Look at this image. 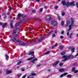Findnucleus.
Returning a JSON list of instances; mask_svg holds the SVG:
<instances>
[{
	"instance_id": "obj_7",
	"label": "nucleus",
	"mask_w": 78,
	"mask_h": 78,
	"mask_svg": "<svg viewBox=\"0 0 78 78\" xmlns=\"http://www.w3.org/2000/svg\"><path fill=\"white\" fill-rule=\"evenodd\" d=\"M6 74L9 75V74H10V73H12V71L11 70H6Z\"/></svg>"
},
{
	"instance_id": "obj_20",
	"label": "nucleus",
	"mask_w": 78,
	"mask_h": 78,
	"mask_svg": "<svg viewBox=\"0 0 78 78\" xmlns=\"http://www.w3.org/2000/svg\"><path fill=\"white\" fill-rule=\"evenodd\" d=\"M71 51L72 53H73L75 51V48H73L71 49Z\"/></svg>"
},
{
	"instance_id": "obj_54",
	"label": "nucleus",
	"mask_w": 78,
	"mask_h": 78,
	"mask_svg": "<svg viewBox=\"0 0 78 78\" xmlns=\"http://www.w3.org/2000/svg\"><path fill=\"white\" fill-rule=\"evenodd\" d=\"M55 46L54 45L52 47V48H55Z\"/></svg>"
},
{
	"instance_id": "obj_17",
	"label": "nucleus",
	"mask_w": 78,
	"mask_h": 78,
	"mask_svg": "<svg viewBox=\"0 0 78 78\" xmlns=\"http://www.w3.org/2000/svg\"><path fill=\"white\" fill-rule=\"evenodd\" d=\"M21 64H22V62L21 61H20L18 62L17 65H18V66H19V65H20Z\"/></svg>"
},
{
	"instance_id": "obj_49",
	"label": "nucleus",
	"mask_w": 78,
	"mask_h": 78,
	"mask_svg": "<svg viewBox=\"0 0 78 78\" xmlns=\"http://www.w3.org/2000/svg\"><path fill=\"white\" fill-rule=\"evenodd\" d=\"M44 38V37H42L41 38V39L42 40V41L43 39V38Z\"/></svg>"
},
{
	"instance_id": "obj_35",
	"label": "nucleus",
	"mask_w": 78,
	"mask_h": 78,
	"mask_svg": "<svg viewBox=\"0 0 78 78\" xmlns=\"http://www.w3.org/2000/svg\"><path fill=\"white\" fill-rule=\"evenodd\" d=\"M59 66H63V63H61L59 64Z\"/></svg>"
},
{
	"instance_id": "obj_61",
	"label": "nucleus",
	"mask_w": 78,
	"mask_h": 78,
	"mask_svg": "<svg viewBox=\"0 0 78 78\" xmlns=\"http://www.w3.org/2000/svg\"><path fill=\"white\" fill-rule=\"evenodd\" d=\"M48 71L49 72H50V71H51V70L50 69H48Z\"/></svg>"
},
{
	"instance_id": "obj_25",
	"label": "nucleus",
	"mask_w": 78,
	"mask_h": 78,
	"mask_svg": "<svg viewBox=\"0 0 78 78\" xmlns=\"http://www.w3.org/2000/svg\"><path fill=\"white\" fill-rule=\"evenodd\" d=\"M61 25L63 26L64 25V22L63 21H62L61 23Z\"/></svg>"
},
{
	"instance_id": "obj_23",
	"label": "nucleus",
	"mask_w": 78,
	"mask_h": 78,
	"mask_svg": "<svg viewBox=\"0 0 78 78\" xmlns=\"http://www.w3.org/2000/svg\"><path fill=\"white\" fill-rule=\"evenodd\" d=\"M63 48H64V46H61L60 47L59 49H60L61 50H62V49H63Z\"/></svg>"
},
{
	"instance_id": "obj_45",
	"label": "nucleus",
	"mask_w": 78,
	"mask_h": 78,
	"mask_svg": "<svg viewBox=\"0 0 78 78\" xmlns=\"http://www.w3.org/2000/svg\"><path fill=\"white\" fill-rule=\"evenodd\" d=\"M40 20V21H41V20L40 19H36V21L37 22V20Z\"/></svg>"
},
{
	"instance_id": "obj_6",
	"label": "nucleus",
	"mask_w": 78,
	"mask_h": 78,
	"mask_svg": "<svg viewBox=\"0 0 78 78\" xmlns=\"http://www.w3.org/2000/svg\"><path fill=\"white\" fill-rule=\"evenodd\" d=\"M46 20H51V16H50L48 15L45 18Z\"/></svg>"
},
{
	"instance_id": "obj_11",
	"label": "nucleus",
	"mask_w": 78,
	"mask_h": 78,
	"mask_svg": "<svg viewBox=\"0 0 78 78\" xmlns=\"http://www.w3.org/2000/svg\"><path fill=\"white\" fill-rule=\"evenodd\" d=\"M65 71V69L62 68L59 70V72H64V71Z\"/></svg>"
},
{
	"instance_id": "obj_58",
	"label": "nucleus",
	"mask_w": 78,
	"mask_h": 78,
	"mask_svg": "<svg viewBox=\"0 0 78 78\" xmlns=\"http://www.w3.org/2000/svg\"><path fill=\"white\" fill-rule=\"evenodd\" d=\"M70 23H69V24H68V23H67V26H68L69 25V24Z\"/></svg>"
},
{
	"instance_id": "obj_40",
	"label": "nucleus",
	"mask_w": 78,
	"mask_h": 78,
	"mask_svg": "<svg viewBox=\"0 0 78 78\" xmlns=\"http://www.w3.org/2000/svg\"><path fill=\"white\" fill-rule=\"evenodd\" d=\"M21 70L22 72H24V71H25V69H24L23 68L21 69Z\"/></svg>"
},
{
	"instance_id": "obj_15",
	"label": "nucleus",
	"mask_w": 78,
	"mask_h": 78,
	"mask_svg": "<svg viewBox=\"0 0 78 78\" xmlns=\"http://www.w3.org/2000/svg\"><path fill=\"white\" fill-rule=\"evenodd\" d=\"M66 5L67 7L69 6L70 5V2H67V3H66Z\"/></svg>"
},
{
	"instance_id": "obj_16",
	"label": "nucleus",
	"mask_w": 78,
	"mask_h": 78,
	"mask_svg": "<svg viewBox=\"0 0 78 78\" xmlns=\"http://www.w3.org/2000/svg\"><path fill=\"white\" fill-rule=\"evenodd\" d=\"M6 25H7V23H5L3 24L2 26V28H5V27H6Z\"/></svg>"
},
{
	"instance_id": "obj_57",
	"label": "nucleus",
	"mask_w": 78,
	"mask_h": 78,
	"mask_svg": "<svg viewBox=\"0 0 78 78\" xmlns=\"http://www.w3.org/2000/svg\"><path fill=\"white\" fill-rule=\"evenodd\" d=\"M78 56V53L75 56Z\"/></svg>"
},
{
	"instance_id": "obj_32",
	"label": "nucleus",
	"mask_w": 78,
	"mask_h": 78,
	"mask_svg": "<svg viewBox=\"0 0 78 78\" xmlns=\"http://www.w3.org/2000/svg\"><path fill=\"white\" fill-rule=\"evenodd\" d=\"M31 75L32 76H34V75H36V74L35 73H31Z\"/></svg>"
},
{
	"instance_id": "obj_24",
	"label": "nucleus",
	"mask_w": 78,
	"mask_h": 78,
	"mask_svg": "<svg viewBox=\"0 0 78 78\" xmlns=\"http://www.w3.org/2000/svg\"><path fill=\"white\" fill-rule=\"evenodd\" d=\"M75 70V67H73L72 69L71 70V72H74Z\"/></svg>"
},
{
	"instance_id": "obj_41",
	"label": "nucleus",
	"mask_w": 78,
	"mask_h": 78,
	"mask_svg": "<svg viewBox=\"0 0 78 78\" xmlns=\"http://www.w3.org/2000/svg\"><path fill=\"white\" fill-rule=\"evenodd\" d=\"M42 41V39H40L38 40V42H41Z\"/></svg>"
},
{
	"instance_id": "obj_9",
	"label": "nucleus",
	"mask_w": 78,
	"mask_h": 78,
	"mask_svg": "<svg viewBox=\"0 0 78 78\" xmlns=\"http://www.w3.org/2000/svg\"><path fill=\"white\" fill-rule=\"evenodd\" d=\"M36 60H37V59L36 58H35L34 59L32 60H31V62L32 63L34 64L35 62V61H36Z\"/></svg>"
},
{
	"instance_id": "obj_37",
	"label": "nucleus",
	"mask_w": 78,
	"mask_h": 78,
	"mask_svg": "<svg viewBox=\"0 0 78 78\" xmlns=\"http://www.w3.org/2000/svg\"><path fill=\"white\" fill-rule=\"evenodd\" d=\"M63 76H64V74H61L60 75V78H62V77H63Z\"/></svg>"
},
{
	"instance_id": "obj_12",
	"label": "nucleus",
	"mask_w": 78,
	"mask_h": 78,
	"mask_svg": "<svg viewBox=\"0 0 78 78\" xmlns=\"http://www.w3.org/2000/svg\"><path fill=\"white\" fill-rule=\"evenodd\" d=\"M59 61H58L57 62H56V63H55L54 64H53V66L54 67L55 66H56V65H57V64H58V63H59Z\"/></svg>"
},
{
	"instance_id": "obj_1",
	"label": "nucleus",
	"mask_w": 78,
	"mask_h": 78,
	"mask_svg": "<svg viewBox=\"0 0 78 78\" xmlns=\"http://www.w3.org/2000/svg\"><path fill=\"white\" fill-rule=\"evenodd\" d=\"M12 41L13 42H15V43H17V42H19V45H27V44H28V43H25L22 42L21 41H20L19 40H17L16 38H12Z\"/></svg>"
},
{
	"instance_id": "obj_48",
	"label": "nucleus",
	"mask_w": 78,
	"mask_h": 78,
	"mask_svg": "<svg viewBox=\"0 0 78 78\" xmlns=\"http://www.w3.org/2000/svg\"><path fill=\"white\" fill-rule=\"evenodd\" d=\"M26 77V76L25 75H24L23 77L22 78H25Z\"/></svg>"
},
{
	"instance_id": "obj_19",
	"label": "nucleus",
	"mask_w": 78,
	"mask_h": 78,
	"mask_svg": "<svg viewBox=\"0 0 78 78\" xmlns=\"http://www.w3.org/2000/svg\"><path fill=\"white\" fill-rule=\"evenodd\" d=\"M61 55H64V54H65V52L64 51H63V52H62L61 53H60Z\"/></svg>"
},
{
	"instance_id": "obj_55",
	"label": "nucleus",
	"mask_w": 78,
	"mask_h": 78,
	"mask_svg": "<svg viewBox=\"0 0 78 78\" xmlns=\"http://www.w3.org/2000/svg\"><path fill=\"white\" fill-rule=\"evenodd\" d=\"M55 33H57V30H56L55 31Z\"/></svg>"
},
{
	"instance_id": "obj_36",
	"label": "nucleus",
	"mask_w": 78,
	"mask_h": 78,
	"mask_svg": "<svg viewBox=\"0 0 78 78\" xmlns=\"http://www.w3.org/2000/svg\"><path fill=\"white\" fill-rule=\"evenodd\" d=\"M52 36L53 37H55V36H56V35H55V34H53L52 35Z\"/></svg>"
},
{
	"instance_id": "obj_31",
	"label": "nucleus",
	"mask_w": 78,
	"mask_h": 78,
	"mask_svg": "<svg viewBox=\"0 0 78 78\" xmlns=\"http://www.w3.org/2000/svg\"><path fill=\"white\" fill-rule=\"evenodd\" d=\"M78 70H76L74 71V73H78Z\"/></svg>"
},
{
	"instance_id": "obj_28",
	"label": "nucleus",
	"mask_w": 78,
	"mask_h": 78,
	"mask_svg": "<svg viewBox=\"0 0 78 78\" xmlns=\"http://www.w3.org/2000/svg\"><path fill=\"white\" fill-rule=\"evenodd\" d=\"M67 78H71V75H67Z\"/></svg>"
},
{
	"instance_id": "obj_21",
	"label": "nucleus",
	"mask_w": 78,
	"mask_h": 78,
	"mask_svg": "<svg viewBox=\"0 0 78 78\" xmlns=\"http://www.w3.org/2000/svg\"><path fill=\"white\" fill-rule=\"evenodd\" d=\"M10 27L11 28H14V27H13V26L12 25V23H10Z\"/></svg>"
},
{
	"instance_id": "obj_18",
	"label": "nucleus",
	"mask_w": 78,
	"mask_h": 78,
	"mask_svg": "<svg viewBox=\"0 0 78 78\" xmlns=\"http://www.w3.org/2000/svg\"><path fill=\"white\" fill-rule=\"evenodd\" d=\"M21 16H22V14H21V13H19L18 14V15H17L18 17H21Z\"/></svg>"
},
{
	"instance_id": "obj_64",
	"label": "nucleus",
	"mask_w": 78,
	"mask_h": 78,
	"mask_svg": "<svg viewBox=\"0 0 78 78\" xmlns=\"http://www.w3.org/2000/svg\"><path fill=\"white\" fill-rule=\"evenodd\" d=\"M69 49H70V48H69Z\"/></svg>"
},
{
	"instance_id": "obj_63",
	"label": "nucleus",
	"mask_w": 78,
	"mask_h": 78,
	"mask_svg": "<svg viewBox=\"0 0 78 78\" xmlns=\"http://www.w3.org/2000/svg\"><path fill=\"white\" fill-rule=\"evenodd\" d=\"M19 68V67H17V69H18V68Z\"/></svg>"
},
{
	"instance_id": "obj_50",
	"label": "nucleus",
	"mask_w": 78,
	"mask_h": 78,
	"mask_svg": "<svg viewBox=\"0 0 78 78\" xmlns=\"http://www.w3.org/2000/svg\"><path fill=\"white\" fill-rule=\"evenodd\" d=\"M69 34V31L68 32V33L67 34V36H68Z\"/></svg>"
},
{
	"instance_id": "obj_62",
	"label": "nucleus",
	"mask_w": 78,
	"mask_h": 78,
	"mask_svg": "<svg viewBox=\"0 0 78 78\" xmlns=\"http://www.w3.org/2000/svg\"><path fill=\"white\" fill-rule=\"evenodd\" d=\"M6 18V16H5L4 17V19H5V18Z\"/></svg>"
},
{
	"instance_id": "obj_27",
	"label": "nucleus",
	"mask_w": 78,
	"mask_h": 78,
	"mask_svg": "<svg viewBox=\"0 0 78 78\" xmlns=\"http://www.w3.org/2000/svg\"><path fill=\"white\" fill-rule=\"evenodd\" d=\"M12 9H13V8H12V7H10L8 10L9 11H11V10H12Z\"/></svg>"
},
{
	"instance_id": "obj_52",
	"label": "nucleus",
	"mask_w": 78,
	"mask_h": 78,
	"mask_svg": "<svg viewBox=\"0 0 78 78\" xmlns=\"http://www.w3.org/2000/svg\"><path fill=\"white\" fill-rule=\"evenodd\" d=\"M3 25V23H0V26H1V25Z\"/></svg>"
},
{
	"instance_id": "obj_47",
	"label": "nucleus",
	"mask_w": 78,
	"mask_h": 78,
	"mask_svg": "<svg viewBox=\"0 0 78 78\" xmlns=\"http://www.w3.org/2000/svg\"><path fill=\"white\" fill-rule=\"evenodd\" d=\"M58 8V6H56L55 7V9H57Z\"/></svg>"
},
{
	"instance_id": "obj_4",
	"label": "nucleus",
	"mask_w": 78,
	"mask_h": 78,
	"mask_svg": "<svg viewBox=\"0 0 78 78\" xmlns=\"http://www.w3.org/2000/svg\"><path fill=\"white\" fill-rule=\"evenodd\" d=\"M20 30L19 29H17V28L13 30V34H14L15 36L17 37L19 35V32Z\"/></svg>"
},
{
	"instance_id": "obj_42",
	"label": "nucleus",
	"mask_w": 78,
	"mask_h": 78,
	"mask_svg": "<svg viewBox=\"0 0 78 78\" xmlns=\"http://www.w3.org/2000/svg\"><path fill=\"white\" fill-rule=\"evenodd\" d=\"M63 75L64 76H66V75H67V73H64Z\"/></svg>"
},
{
	"instance_id": "obj_10",
	"label": "nucleus",
	"mask_w": 78,
	"mask_h": 78,
	"mask_svg": "<svg viewBox=\"0 0 78 78\" xmlns=\"http://www.w3.org/2000/svg\"><path fill=\"white\" fill-rule=\"evenodd\" d=\"M34 51H31L30 52H29L28 55H32V56H33V54H34Z\"/></svg>"
},
{
	"instance_id": "obj_2",
	"label": "nucleus",
	"mask_w": 78,
	"mask_h": 78,
	"mask_svg": "<svg viewBox=\"0 0 78 78\" xmlns=\"http://www.w3.org/2000/svg\"><path fill=\"white\" fill-rule=\"evenodd\" d=\"M71 24L69 25V29L68 31H70L71 29H72V27H73V25L74 24V19L72 17L70 18Z\"/></svg>"
},
{
	"instance_id": "obj_59",
	"label": "nucleus",
	"mask_w": 78,
	"mask_h": 78,
	"mask_svg": "<svg viewBox=\"0 0 78 78\" xmlns=\"http://www.w3.org/2000/svg\"><path fill=\"white\" fill-rule=\"evenodd\" d=\"M37 2H39L40 1V0H36Z\"/></svg>"
},
{
	"instance_id": "obj_13",
	"label": "nucleus",
	"mask_w": 78,
	"mask_h": 78,
	"mask_svg": "<svg viewBox=\"0 0 78 78\" xmlns=\"http://www.w3.org/2000/svg\"><path fill=\"white\" fill-rule=\"evenodd\" d=\"M70 5L72 6H74L75 4L74 3V2H71L70 3Z\"/></svg>"
},
{
	"instance_id": "obj_43",
	"label": "nucleus",
	"mask_w": 78,
	"mask_h": 78,
	"mask_svg": "<svg viewBox=\"0 0 78 78\" xmlns=\"http://www.w3.org/2000/svg\"><path fill=\"white\" fill-rule=\"evenodd\" d=\"M76 5L77 7L78 8V2H76Z\"/></svg>"
},
{
	"instance_id": "obj_14",
	"label": "nucleus",
	"mask_w": 78,
	"mask_h": 78,
	"mask_svg": "<svg viewBox=\"0 0 78 78\" xmlns=\"http://www.w3.org/2000/svg\"><path fill=\"white\" fill-rule=\"evenodd\" d=\"M20 24V22H18L15 25V27H18V26H19V25Z\"/></svg>"
},
{
	"instance_id": "obj_46",
	"label": "nucleus",
	"mask_w": 78,
	"mask_h": 78,
	"mask_svg": "<svg viewBox=\"0 0 78 78\" xmlns=\"http://www.w3.org/2000/svg\"><path fill=\"white\" fill-rule=\"evenodd\" d=\"M62 34H64V30H62L61 32Z\"/></svg>"
},
{
	"instance_id": "obj_60",
	"label": "nucleus",
	"mask_w": 78,
	"mask_h": 78,
	"mask_svg": "<svg viewBox=\"0 0 78 78\" xmlns=\"http://www.w3.org/2000/svg\"><path fill=\"white\" fill-rule=\"evenodd\" d=\"M73 34L72 33H71L70 34V36H72Z\"/></svg>"
},
{
	"instance_id": "obj_44",
	"label": "nucleus",
	"mask_w": 78,
	"mask_h": 78,
	"mask_svg": "<svg viewBox=\"0 0 78 78\" xmlns=\"http://www.w3.org/2000/svg\"><path fill=\"white\" fill-rule=\"evenodd\" d=\"M60 38L61 39H63L64 38V37L62 36H60Z\"/></svg>"
},
{
	"instance_id": "obj_53",
	"label": "nucleus",
	"mask_w": 78,
	"mask_h": 78,
	"mask_svg": "<svg viewBox=\"0 0 78 78\" xmlns=\"http://www.w3.org/2000/svg\"><path fill=\"white\" fill-rule=\"evenodd\" d=\"M40 66H41V65H37V67H40Z\"/></svg>"
},
{
	"instance_id": "obj_39",
	"label": "nucleus",
	"mask_w": 78,
	"mask_h": 78,
	"mask_svg": "<svg viewBox=\"0 0 78 78\" xmlns=\"http://www.w3.org/2000/svg\"><path fill=\"white\" fill-rule=\"evenodd\" d=\"M58 19L59 20H61V17L60 16H58Z\"/></svg>"
},
{
	"instance_id": "obj_3",
	"label": "nucleus",
	"mask_w": 78,
	"mask_h": 78,
	"mask_svg": "<svg viewBox=\"0 0 78 78\" xmlns=\"http://www.w3.org/2000/svg\"><path fill=\"white\" fill-rule=\"evenodd\" d=\"M62 58L63 59H65L62 60V61H66V60L69 59L70 58H74V57L72 55H69V56L64 55Z\"/></svg>"
},
{
	"instance_id": "obj_8",
	"label": "nucleus",
	"mask_w": 78,
	"mask_h": 78,
	"mask_svg": "<svg viewBox=\"0 0 78 78\" xmlns=\"http://www.w3.org/2000/svg\"><path fill=\"white\" fill-rule=\"evenodd\" d=\"M61 4L63 6H65L66 5V1L65 0H63L62 1V2H61Z\"/></svg>"
},
{
	"instance_id": "obj_38",
	"label": "nucleus",
	"mask_w": 78,
	"mask_h": 78,
	"mask_svg": "<svg viewBox=\"0 0 78 78\" xmlns=\"http://www.w3.org/2000/svg\"><path fill=\"white\" fill-rule=\"evenodd\" d=\"M50 53V51H48L47 52H46L44 53V55H47V54H48Z\"/></svg>"
},
{
	"instance_id": "obj_34",
	"label": "nucleus",
	"mask_w": 78,
	"mask_h": 78,
	"mask_svg": "<svg viewBox=\"0 0 78 78\" xmlns=\"http://www.w3.org/2000/svg\"><path fill=\"white\" fill-rule=\"evenodd\" d=\"M43 11V8H41L40 9V11L41 12H42Z\"/></svg>"
},
{
	"instance_id": "obj_56",
	"label": "nucleus",
	"mask_w": 78,
	"mask_h": 78,
	"mask_svg": "<svg viewBox=\"0 0 78 78\" xmlns=\"http://www.w3.org/2000/svg\"><path fill=\"white\" fill-rule=\"evenodd\" d=\"M69 38H71L72 37V36L71 35H70V36L69 37Z\"/></svg>"
},
{
	"instance_id": "obj_51",
	"label": "nucleus",
	"mask_w": 78,
	"mask_h": 78,
	"mask_svg": "<svg viewBox=\"0 0 78 78\" xmlns=\"http://www.w3.org/2000/svg\"><path fill=\"white\" fill-rule=\"evenodd\" d=\"M44 8H45V9L47 8V6H44Z\"/></svg>"
},
{
	"instance_id": "obj_5",
	"label": "nucleus",
	"mask_w": 78,
	"mask_h": 78,
	"mask_svg": "<svg viewBox=\"0 0 78 78\" xmlns=\"http://www.w3.org/2000/svg\"><path fill=\"white\" fill-rule=\"evenodd\" d=\"M51 23L54 27H56L57 25V22L55 21H52Z\"/></svg>"
},
{
	"instance_id": "obj_33",
	"label": "nucleus",
	"mask_w": 78,
	"mask_h": 78,
	"mask_svg": "<svg viewBox=\"0 0 78 78\" xmlns=\"http://www.w3.org/2000/svg\"><path fill=\"white\" fill-rule=\"evenodd\" d=\"M32 12H33V13H35V12H36V10H33L32 11Z\"/></svg>"
},
{
	"instance_id": "obj_22",
	"label": "nucleus",
	"mask_w": 78,
	"mask_h": 78,
	"mask_svg": "<svg viewBox=\"0 0 78 78\" xmlns=\"http://www.w3.org/2000/svg\"><path fill=\"white\" fill-rule=\"evenodd\" d=\"M34 58V57L30 58H29L27 59V61H30V60H31V59H33Z\"/></svg>"
},
{
	"instance_id": "obj_26",
	"label": "nucleus",
	"mask_w": 78,
	"mask_h": 78,
	"mask_svg": "<svg viewBox=\"0 0 78 78\" xmlns=\"http://www.w3.org/2000/svg\"><path fill=\"white\" fill-rule=\"evenodd\" d=\"M5 57L6 59H8V58H9V57H8V55H5Z\"/></svg>"
},
{
	"instance_id": "obj_30",
	"label": "nucleus",
	"mask_w": 78,
	"mask_h": 78,
	"mask_svg": "<svg viewBox=\"0 0 78 78\" xmlns=\"http://www.w3.org/2000/svg\"><path fill=\"white\" fill-rule=\"evenodd\" d=\"M21 76V74H17V76H18V77H20V76Z\"/></svg>"
},
{
	"instance_id": "obj_29",
	"label": "nucleus",
	"mask_w": 78,
	"mask_h": 78,
	"mask_svg": "<svg viewBox=\"0 0 78 78\" xmlns=\"http://www.w3.org/2000/svg\"><path fill=\"white\" fill-rule=\"evenodd\" d=\"M65 14H66L65 13V12H63L62 13V16H64L65 15Z\"/></svg>"
}]
</instances>
